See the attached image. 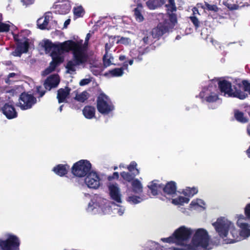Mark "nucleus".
<instances>
[{"label": "nucleus", "instance_id": "f257e3e1", "mask_svg": "<svg viewBox=\"0 0 250 250\" xmlns=\"http://www.w3.org/2000/svg\"><path fill=\"white\" fill-rule=\"evenodd\" d=\"M57 51L60 53L73 51L74 60L69 61L65 66L67 72L70 73L76 70L75 66L84 63L87 61L88 56L85 53L81 43L68 40L62 43L57 44Z\"/></svg>", "mask_w": 250, "mask_h": 250}, {"label": "nucleus", "instance_id": "f03ea898", "mask_svg": "<svg viewBox=\"0 0 250 250\" xmlns=\"http://www.w3.org/2000/svg\"><path fill=\"white\" fill-rule=\"evenodd\" d=\"M212 225L221 238L224 239L229 235L227 243H233L238 241V231L234 228L233 224L225 217L218 218Z\"/></svg>", "mask_w": 250, "mask_h": 250}, {"label": "nucleus", "instance_id": "7ed1b4c3", "mask_svg": "<svg viewBox=\"0 0 250 250\" xmlns=\"http://www.w3.org/2000/svg\"><path fill=\"white\" fill-rule=\"evenodd\" d=\"M210 238L208 231L204 229H198L193 236L188 250H209Z\"/></svg>", "mask_w": 250, "mask_h": 250}, {"label": "nucleus", "instance_id": "20e7f679", "mask_svg": "<svg viewBox=\"0 0 250 250\" xmlns=\"http://www.w3.org/2000/svg\"><path fill=\"white\" fill-rule=\"evenodd\" d=\"M218 84L220 91L224 93V96L227 95L240 100H244L248 96V94L242 90V85L240 83L234 85L233 89L232 88L231 83L225 80L219 81Z\"/></svg>", "mask_w": 250, "mask_h": 250}, {"label": "nucleus", "instance_id": "39448f33", "mask_svg": "<svg viewBox=\"0 0 250 250\" xmlns=\"http://www.w3.org/2000/svg\"><path fill=\"white\" fill-rule=\"evenodd\" d=\"M188 240V228L181 226L176 229L170 236L163 238L161 240L169 244H175L177 246H186L185 242Z\"/></svg>", "mask_w": 250, "mask_h": 250}, {"label": "nucleus", "instance_id": "423d86ee", "mask_svg": "<svg viewBox=\"0 0 250 250\" xmlns=\"http://www.w3.org/2000/svg\"><path fill=\"white\" fill-rule=\"evenodd\" d=\"M91 164L87 160H81L74 163L72 167L71 173L75 176L84 177L90 172Z\"/></svg>", "mask_w": 250, "mask_h": 250}, {"label": "nucleus", "instance_id": "0eeeda50", "mask_svg": "<svg viewBox=\"0 0 250 250\" xmlns=\"http://www.w3.org/2000/svg\"><path fill=\"white\" fill-rule=\"evenodd\" d=\"M60 80L58 74H53L48 77L43 83V86L45 90H42V86H37L36 93L39 94L37 97L40 99L45 94L46 91H50L51 89L56 88L60 83Z\"/></svg>", "mask_w": 250, "mask_h": 250}, {"label": "nucleus", "instance_id": "6e6552de", "mask_svg": "<svg viewBox=\"0 0 250 250\" xmlns=\"http://www.w3.org/2000/svg\"><path fill=\"white\" fill-rule=\"evenodd\" d=\"M19 238L13 234L8 235L5 239H0V250H20Z\"/></svg>", "mask_w": 250, "mask_h": 250}, {"label": "nucleus", "instance_id": "1a4fd4ad", "mask_svg": "<svg viewBox=\"0 0 250 250\" xmlns=\"http://www.w3.org/2000/svg\"><path fill=\"white\" fill-rule=\"evenodd\" d=\"M37 98L32 94L23 92L21 94L19 102L16 104L21 110H27L32 107L37 103Z\"/></svg>", "mask_w": 250, "mask_h": 250}, {"label": "nucleus", "instance_id": "9d476101", "mask_svg": "<svg viewBox=\"0 0 250 250\" xmlns=\"http://www.w3.org/2000/svg\"><path fill=\"white\" fill-rule=\"evenodd\" d=\"M107 96L101 93L97 97V108L98 111L102 114H108L114 110V107L111 103H108L106 100Z\"/></svg>", "mask_w": 250, "mask_h": 250}, {"label": "nucleus", "instance_id": "9b49d317", "mask_svg": "<svg viewBox=\"0 0 250 250\" xmlns=\"http://www.w3.org/2000/svg\"><path fill=\"white\" fill-rule=\"evenodd\" d=\"M167 11L173 12L176 10L174 0H148L146 2L147 7L150 10H154L165 4Z\"/></svg>", "mask_w": 250, "mask_h": 250}, {"label": "nucleus", "instance_id": "f8f14e48", "mask_svg": "<svg viewBox=\"0 0 250 250\" xmlns=\"http://www.w3.org/2000/svg\"><path fill=\"white\" fill-rule=\"evenodd\" d=\"M53 8L56 14L65 15L70 11L71 5L68 0H59L54 4Z\"/></svg>", "mask_w": 250, "mask_h": 250}, {"label": "nucleus", "instance_id": "ddd939ff", "mask_svg": "<svg viewBox=\"0 0 250 250\" xmlns=\"http://www.w3.org/2000/svg\"><path fill=\"white\" fill-rule=\"evenodd\" d=\"M199 97L203 102L208 103H214L219 100L218 95L215 92H211L207 88H204L199 94Z\"/></svg>", "mask_w": 250, "mask_h": 250}, {"label": "nucleus", "instance_id": "4468645a", "mask_svg": "<svg viewBox=\"0 0 250 250\" xmlns=\"http://www.w3.org/2000/svg\"><path fill=\"white\" fill-rule=\"evenodd\" d=\"M84 181L89 188L96 189L100 186V177L96 172H89L85 177Z\"/></svg>", "mask_w": 250, "mask_h": 250}, {"label": "nucleus", "instance_id": "2eb2a0df", "mask_svg": "<svg viewBox=\"0 0 250 250\" xmlns=\"http://www.w3.org/2000/svg\"><path fill=\"white\" fill-rule=\"evenodd\" d=\"M110 198L118 203H122V194L118 184H109L108 186Z\"/></svg>", "mask_w": 250, "mask_h": 250}, {"label": "nucleus", "instance_id": "dca6fc26", "mask_svg": "<svg viewBox=\"0 0 250 250\" xmlns=\"http://www.w3.org/2000/svg\"><path fill=\"white\" fill-rule=\"evenodd\" d=\"M0 110L8 119H14L18 116V113L14 106L10 103H5L1 107Z\"/></svg>", "mask_w": 250, "mask_h": 250}, {"label": "nucleus", "instance_id": "f3484780", "mask_svg": "<svg viewBox=\"0 0 250 250\" xmlns=\"http://www.w3.org/2000/svg\"><path fill=\"white\" fill-rule=\"evenodd\" d=\"M171 29L165 23H159L156 27L153 29L152 36L154 38L159 39L164 34L169 32Z\"/></svg>", "mask_w": 250, "mask_h": 250}, {"label": "nucleus", "instance_id": "a211bd4d", "mask_svg": "<svg viewBox=\"0 0 250 250\" xmlns=\"http://www.w3.org/2000/svg\"><path fill=\"white\" fill-rule=\"evenodd\" d=\"M70 169L67 164H58L53 168V171L57 175L62 177L66 175Z\"/></svg>", "mask_w": 250, "mask_h": 250}, {"label": "nucleus", "instance_id": "6ab92c4d", "mask_svg": "<svg viewBox=\"0 0 250 250\" xmlns=\"http://www.w3.org/2000/svg\"><path fill=\"white\" fill-rule=\"evenodd\" d=\"M71 89L66 86L65 88H60L57 91V98L59 103H63L65 101L66 98L69 95Z\"/></svg>", "mask_w": 250, "mask_h": 250}, {"label": "nucleus", "instance_id": "aec40b11", "mask_svg": "<svg viewBox=\"0 0 250 250\" xmlns=\"http://www.w3.org/2000/svg\"><path fill=\"white\" fill-rule=\"evenodd\" d=\"M162 189L165 194L172 195L176 192V184L172 181L168 182L165 186L163 184Z\"/></svg>", "mask_w": 250, "mask_h": 250}, {"label": "nucleus", "instance_id": "412c9836", "mask_svg": "<svg viewBox=\"0 0 250 250\" xmlns=\"http://www.w3.org/2000/svg\"><path fill=\"white\" fill-rule=\"evenodd\" d=\"M135 2L137 3V7L134 9V15L136 20L139 22L143 21L144 18L142 14L143 10V5L140 0H135Z\"/></svg>", "mask_w": 250, "mask_h": 250}, {"label": "nucleus", "instance_id": "4be33fe9", "mask_svg": "<svg viewBox=\"0 0 250 250\" xmlns=\"http://www.w3.org/2000/svg\"><path fill=\"white\" fill-rule=\"evenodd\" d=\"M158 180L152 181L149 185H148V188L150 190L151 193L154 195H157L158 194V191L162 189L163 184H159Z\"/></svg>", "mask_w": 250, "mask_h": 250}, {"label": "nucleus", "instance_id": "5701e85b", "mask_svg": "<svg viewBox=\"0 0 250 250\" xmlns=\"http://www.w3.org/2000/svg\"><path fill=\"white\" fill-rule=\"evenodd\" d=\"M167 13L169 15L168 19L165 20L163 22L165 23L168 27L172 30L177 22V16L176 14L172 13V12L170 11H167Z\"/></svg>", "mask_w": 250, "mask_h": 250}, {"label": "nucleus", "instance_id": "b1692460", "mask_svg": "<svg viewBox=\"0 0 250 250\" xmlns=\"http://www.w3.org/2000/svg\"><path fill=\"white\" fill-rule=\"evenodd\" d=\"M83 114L85 118L91 119L95 117V108L91 105H86L83 109Z\"/></svg>", "mask_w": 250, "mask_h": 250}, {"label": "nucleus", "instance_id": "393cba45", "mask_svg": "<svg viewBox=\"0 0 250 250\" xmlns=\"http://www.w3.org/2000/svg\"><path fill=\"white\" fill-rule=\"evenodd\" d=\"M50 21V16L48 15H44L43 17L39 18L37 21L38 28L41 30L46 29V27Z\"/></svg>", "mask_w": 250, "mask_h": 250}, {"label": "nucleus", "instance_id": "a878e982", "mask_svg": "<svg viewBox=\"0 0 250 250\" xmlns=\"http://www.w3.org/2000/svg\"><path fill=\"white\" fill-rule=\"evenodd\" d=\"M234 116L237 121L242 124H245L248 122L249 119L244 115V113L237 109L234 110Z\"/></svg>", "mask_w": 250, "mask_h": 250}, {"label": "nucleus", "instance_id": "bb28decb", "mask_svg": "<svg viewBox=\"0 0 250 250\" xmlns=\"http://www.w3.org/2000/svg\"><path fill=\"white\" fill-rule=\"evenodd\" d=\"M61 53L57 51L56 50H52L50 54V56L52 59V62L55 63L59 65L64 61L63 57L61 56Z\"/></svg>", "mask_w": 250, "mask_h": 250}, {"label": "nucleus", "instance_id": "cd10ccee", "mask_svg": "<svg viewBox=\"0 0 250 250\" xmlns=\"http://www.w3.org/2000/svg\"><path fill=\"white\" fill-rule=\"evenodd\" d=\"M133 191L135 193H141L143 192V186L138 179H134L131 182Z\"/></svg>", "mask_w": 250, "mask_h": 250}, {"label": "nucleus", "instance_id": "c85d7f7f", "mask_svg": "<svg viewBox=\"0 0 250 250\" xmlns=\"http://www.w3.org/2000/svg\"><path fill=\"white\" fill-rule=\"evenodd\" d=\"M42 46L46 53H49L51 50H57L56 46H57V44L53 43L48 40L45 41Z\"/></svg>", "mask_w": 250, "mask_h": 250}, {"label": "nucleus", "instance_id": "c756f323", "mask_svg": "<svg viewBox=\"0 0 250 250\" xmlns=\"http://www.w3.org/2000/svg\"><path fill=\"white\" fill-rule=\"evenodd\" d=\"M137 175L138 172L132 173L130 172L123 171L120 173V175L123 179L128 182H131L134 179L135 177Z\"/></svg>", "mask_w": 250, "mask_h": 250}, {"label": "nucleus", "instance_id": "7c9ffc66", "mask_svg": "<svg viewBox=\"0 0 250 250\" xmlns=\"http://www.w3.org/2000/svg\"><path fill=\"white\" fill-rule=\"evenodd\" d=\"M203 205H205L204 202L200 199L193 200L189 205L190 209H197L200 208H203Z\"/></svg>", "mask_w": 250, "mask_h": 250}, {"label": "nucleus", "instance_id": "2f4dec72", "mask_svg": "<svg viewBox=\"0 0 250 250\" xmlns=\"http://www.w3.org/2000/svg\"><path fill=\"white\" fill-rule=\"evenodd\" d=\"M124 73V68H115L110 70L105 75L110 74L112 77H120L123 75Z\"/></svg>", "mask_w": 250, "mask_h": 250}, {"label": "nucleus", "instance_id": "473e14b6", "mask_svg": "<svg viewBox=\"0 0 250 250\" xmlns=\"http://www.w3.org/2000/svg\"><path fill=\"white\" fill-rule=\"evenodd\" d=\"M89 96V93L87 91H84L80 94L77 93L74 99L78 102L83 103L88 99Z\"/></svg>", "mask_w": 250, "mask_h": 250}, {"label": "nucleus", "instance_id": "72a5a7b5", "mask_svg": "<svg viewBox=\"0 0 250 250\" xmlns=\"http://www.w3.org/2000/svg\"><path fill=\"white\" fill-rule=\"evenodd\" d=\"M29 47V44L27 41H25L19 44L17 47V49L19 50L20 54L21 53L27 52L28 51Z\"/></svg>", "mask_w": 250, "mask_h": 250}, {"label": "nucleus", "instance_id": "f704fd0d", "mask_svg": "<svg viewBox=\"0 0 250 250\" xmlns=\"http://www.w3.org/2000/svg\"><path fill=\"white\" fill-rule=\"evenodd\" d=\"M202 7L204 9L207 10L208 11H210L214 12H217L219 11V8L216 4L211 5L206 1L204 2V4Z\"/></svg>", "mask_w": 250, "mask_h": 250}, {"label": "nucleus", "instance_id": "c9c22d12", "mask_svg": "<svg viewBox=\"0 0 250 250\" xmlns=\"http://www.w3.org/2000/svg\"><path fill=\"white\" fill-rule=\"evenodd\" d=\"M184 203H188V198L179 196L178 198L172 200V203L175 205H182Z\"/></svg>", "mask_w": 250, "mask_h": 250}, {"label": "nucleus", "instance_id": "e433bc0d", "mask_svg": "<svg viewBox=\"0 0 250 250\" xmlns=\"http://www.w3.org/2000/svg\"><path fill=\"white\" fill-rule=\"evenodd\" d=\"M115 39V37H113L112 36L109 37V41L108 42L106 43L105 44V53H108V51L110 49V48L113 46L114 44V40Z\"/></svg>", "mask_w": 250, "mask_h": 250}, {"label": "nucleus", "instance_id": "4c0bfd02", "mask_svg": "<svg viewBox=\"0 0 250 250\" xmlns=\"http://www.w3.org/2000/svg\"><path fill=\"white\" fill-rule=\"evenodd\" d=\"M111 59H113V58L109 56L108 53H105L103 56V64L105 67H107L112 64Z\"/></svg>", "mask_w": 250, "mask_h": 250}, {"label": "nucleus", "instance_id": "58836bf2", "mask_svg": "<svg viewBox=\"0 0 250 250\" xmlns=\"http://www.w3.org/2000/svg\"><path fill=\"white\" fill-rule=\"evenodd\" d=\"M137 163L135 161H132L129 165L127 167V169L130 172L132 173H136L138 172V175L139 173V170L136 168Z\"/></svg>", "mask_w": 250, "mask_h": 250}, {"label": "nucleus", "instance_id": "ea45409f", "mask_svg": "<svg viewBox=\"0 0 250 250\" xmlns=\"http://www.w3.org/2000/svg\"><path fill=\"white\" fill-rule=\"evenodd\" d=\"M73 12L74 15L77 17H82L84 13V11L83 7L80 6L75 7L73 9Z\"/></svg>", "mask_w": 250, "mask_h": 250}, {"label": "nucleus", "instance_id": "a19ab883", "mask_svg": "<svg viewBox=\"0 0 250 250\" xmlns=\"http://www.w3.org/2000/svg\"><path fill=\"white\" fill-rule=\"evenodd\" d=\"M58 66L57 64L51 61L49 63V66L45 69L44 73L45 75H48L54 71Z\"/></svg>", "mask_w": 250, "mask_h": 250}, {"label": "nucleus", "instance_id": "79ce46f5", "mask_svg": "<svg viewBox=\"0 0 250 250\" xmlns=\"http://www.w3.org/2000/svg\"><path fill=\"white\" fill-rule=\"evenodd\" d=\"M237 225L239 226L243 231L244 232H249L250 231V229H249L250 226L248 223H242L240 222L239 220H238L237 222Z\"/></svg>", "mask_w": 250, "mask_h": 250}, {"label": "nucleus", "instance_id": "37998d69", "mask_svg": "<svg viewBox=\"0 0 250 250\" xmlns=\"http://www.w3.org/2000/svg\"><path fill=\"white\" fill-rule=\"evenodd\" d=\"M141 198L139 196H129L127 199L128 202L132 203L134 204H136L141 202Z\"/></svg>", "mask_w": 250, "mask_h": 250}, {"label": "nucleus", "instance_id": "c03bdc74", "mask_svg": "<svg viewBox=\"0 0 250 250\" xmlns=\"http://www.w3.org/2000/svg\"><path fill=\"white\" fill-rule=\"evenodd\" d=\"M242 83V90L244 92H248L250 95V83L246 80L243 81Z\"/></svg>", "mask_w": 250, "mask_h": 250}, {"label": "nucleus", "instance_id": "a18cd8bd", "mask_svg": "<svg viewBox=\"0 0 250 250\" xmlns=\"http://www.w3.org/2000/svg\"><path fill=\"white\" fill-rule=\"evenodd\" d=\"M10 30V25L8 24L1 22L0 21V32H7Z\"/></svg>", "mask_w": 250, "mask_h": 250}, {"label": "nucleus", "instance_id": "49530a36", "mask_svg": "<svg viewBox=\"0 0 250 250\" xmlns=\"http://www.w3.org/2000/svg\"><path fill=\"white\" fill-rule=\"evenodd\" d=\"M198 192V188L195 187L189 188L188 187V201H189V197H193L195 194H197Z\"/></svg>", "mask_w": 250, "mask_h": 250}, {"label": "nucleus", "instance_id": "de8ad7c7", "mask_svg": "<svg viewBox=\"0 0 250 250\" xmlns=\"http://www.w3.org/2000/svg\"><path fill=\"white\" fill-rule=\"evenodd\" d=\"M190 19L193 24L195 26L196 28H198L199 26V21L198 19L195 16H191L188 17Z\"/></svg>", "mask_w": 250, "mask_h": 250}, {"label": "nucleus", "instance_id": "09e8293b", "mask_svg": "<svg viewBox=\"0 0 250 250\" xmlns=\"http://www.w3.org/2000/svg\"><path fill=\"white\" fill-rule=\"evenodd\" d=\"M119 178V174L118 172H114L111 175H109L107 177V180L109 181H111L114 179L118 180Z\"/></svg>", "mask_w": 250, "mask_h": 250}, {"label": "nucleus", "instance_id": "8fccbe9b", "mask_svg": "<svg viewBox=\"0 0 250 250\" xmlns=\"http://www.w3.org/2000/svg\"><path fill=\"white\" fill-rule=\"evenodd\" d=\"M245 213L246 216L250 219V203L248 204L245 208Z\"/></svg>", "mask_w": 250, "mask_h": 250}, {"label": "nucleus", "instance_id": "3c124183", "mask_svg": "<svg viewBox=\"0 0 250 250\" xmlns=\"http://www.w3.org/2000/svg\"><path fill=\"white\" fill-rule=\"evenodd\" d=\"M90 82V80L89 79H83L80 82V85L81 86L85 85L88 84Z\"/></svg>", "mask_w": 250, "mask_h": 250}, {"label": "nucleus", "instance_id": "603ef678", "mask_svg": "<svg viewBox=\"0 0 250 250\" xmlns=\"http://www.w3.org/2000/svg\"><path fill=\"white\" fill-rule=\"evenodd\" d=\"M227 7L228 8L231 10H236V9H237L239 7V6L237 4H228L227 5Z\"/></svg>", "mask_w": 250, "mask_h": 250}, {"label": "nucleus", "instance_id": "864d4df0", "mask_svg": "<svg viewBox=\"0 0 250 250\" xmlns=\"http://www.w3.org/2000/svg\"><path fill=\"white\" fill-rule=\"evenodd\" d=\"M34 0H22L23 4L29 5L34 3Z\"/></svg>", "mask_w": 250, "mask_h": 250}, {"label": "nucleus", "instance_id": "5fc2aeb1", "mask_svg": "<svg viewBox=\"0 0 250 250\" xmlns=\"http://www.w3.org/2000/svg\"><path fill=\"white\" fill-rule=\"evenodd\" d=\"M143 41L145 44L149 43V37L147 36H145L143 38Z\"/></svg>", "mask_w": 250, "mask_h": 250}, {"label": "nucleus", "instance_id": "6e6d98bb", "mask_svg": "<svg viewBox=\"0 0 250 250\" xmlns=\"http://www.w3.org/2000/svg\"><path fill=\"white\" fill-rule=\"evenodd\" d=\"M70 19H67L66 20L64 23V24H63V26H64V28H66L67 27V26H68V25H69L70 24Z\"/></svg>", "mask_w": 250, "mask_h": 250}, {"label": "nucleus", "instance_id": "4d7b16f0", "mask_svg": "<svg viewBox=\"0 0 250 250\" xmlns=\"http://www.w3.org/2000/svg\"><path fill=\"white\" fill-rule=\"evenodd\" d=\"M144 53H140L138 57L136 58V59H137L139 61H141L143 60L142 56Z\"/></svg>", "mask_w": 250, "mask_h": 250}, {"label": "nucleus", "instance_id": "13d9d810", "mask_svg": "<svg viewBox=\"0 0 250 250\" xmlns=\"http://www.w3.org/2000/svg\"><path fill=\"white\" fill-rule=\"evenodd\" d=\"M126 59V57L125 55H120L119 56V60L121 61H123L124 60H125Z\"/></svg>", "mask_w": 250, "mask_h": 250}, {"label": "nucleus", "instance_id": "bf43d9fd", "mask_svg": "<svg viewBox=\"0 0 250 250\" xmlns=\"http://www.w3.org/2000/svg\"><path fill=\"white\" fill-rule=\"evenodd\" d=\"M192 11L193 14H195L196 13H199L198 9L195 7L192 8Z\"/></svg>", "mask_w": 250, "mask_h": 250}, {"label": "nucleus", "instance_id": "052dcab7", "mask_svg": "<svg viewBox=\"0 0 250 250\" xmlns=\"http://www.w3.org/2000/svg\"><path fill=\"white\" fill-rule=\"evenodd\" d=\"M193 233L192 230L190 228H188V239L190 237V236Z\"/></svg>", "mask_w": 250, "mask_h": 250}, {"label": "nucleus", "instance_id": "680f3d73", "mask_svg": "<svg viewBox=\"0 0 250 250\" xmlns=\"http://www.w3.org/2000/svg\"><path fill=\"white\" fill-rule=\"evenodd\" d=\"M247 131L248 134L250 136V124H249L247 126Z\"/></svg>", "mask_w": 250, "mask_h": 250}, {"label": "nucleus", "instance_id": "e2e57ef3", "mask_svg": "<svg viewBox=\"0 0 250 250\" xmlns=\"http://www.w3.org/2000/svg\"><path fill=\"white\" fill-rule=\"evenodd\" d=\"M16 75V74L14 72L10 73L9 74L8 77V78H13Z\"/></svg>", "mask_w": 250, "mask_h": 250}, {"label": "nucleus", "instance_id": "0e129e2a", "mask_svg": "<svg viewBox=\"0 0 250 250\" xmlns=\"http://www.w3.org/2000/svg\"><path fill=\"white\" fill-rule=\"evenodd\" d=\"M90 33H88V34L86 35V38H85V42H87V41L89 40V38H90Z\"/></svg>", "mask_w": 250, "mask_h": 250}, {"label": "nucleus", "instance_id": "69168bd1", "mask_svg": "<svg viewBox=\"0 0 250 250\" xmlns=\"http://www.w3.org/2000/svg\"><path fill=\"white\" fill-rule=\"evenodd\" d=\"M247 154L249 158H250V145L249 148L247 150Z\"/></svg>", "mask_w": 250, "mask_h": 250}, {"label": "nucleus", "instance_id": "338daca9", "mask_svg": "<svg viewBox=\"0 0 250 250\" xmlns=\"http://www.w3.org/2000/svg\"><path fill=\"white\" fill-rule=\"evenodd\" d=\"M128 62L127 61H125L124 62V64H123V66L125 67H126L127 68V66H128Z\"/></svg>", "mask_w": 250, "mask_h": 250}, {"label": "nucleus", "instance_id": "774afa93", "mask_svg": "<svg viewBox=\"0 0 250 250\" xmlns=\"http://www.w3.org/2000/svg\"><path fill=\"white\" fill-rule=\"evenodd\" d=\"M93 74L95 75H98L99 74V72L98 70H93Z\"/></svg>", "mask_w": 250, "mask_h": 250}]
</instances>
